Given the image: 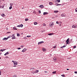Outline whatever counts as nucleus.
Here are the masks:
<instances>
[{
  "instance_id": "1",
  "label": "nucleus",
  "mask_w": 77,
  "mask_h": 77,
  "mask_svg": "<svg viewBox=\"0 0 77 77\" xmlns=\"http://www.w3.org/2000/svg\"><path fill=\"white\" fill-rule=\"evenodd\" d=\"M54 26V23L51 22L49 24V26L50 27H53Z\"/></svg>"
},
{
  "instance_id": "2",
  "label": "nucleus",
  "mask_w": 77,
  "mask_h": 77,
  "mask_svg": "<svg viewBox=\"0 0 77 77\" xmlns=\"http://www.w3.org/2000/svg\"><path fill=\"white\" fill-rule=\"evenodd\" d=\"M17 27H23V25L21 24L20 25H18Z\"/></svg>"
},
{
  "instance_id": "3",
  "label": "nucleus",
  "mask_w": 77,
  "mask_h": 77,
  "mask_svg": "<svg viewBox=\"0 0 77 77\" xmlns=\"http://www.w3.org/2000/svg\"><path fill=\"white\" fill-rule=\"evenodd\" d=\"M44 42L43 41H42L40 42H38V45H39V44H41L44 43Z\"/></svg>"
},
{
  "instance_id": "4",
  "label": "nucleus",
  "mask_w": 77,
  "mask_h": 77,
  "mask_svg": "<svg viewBox=\"0 0 77 77\" xmlns=\"http://www.w3.org/2000/svg\"><path fill=\"white\" fill-rule=\"evenodd\" d=\"M27 50V49L26 48H24L23 49V50L22 51V52H25V51H26Z\"/></svg>"
},
{
  "instance_id": "5",
  "label": "nucleus",
  "mask_w": 77,
  "mask_h": 77,
  "mask_svg": "<svg viewBox=\"0 0 77 77\" xmlns=\"http://www.w3.org/2000/svg\"><path fill=\"white\" fill-rule=\"evenodd\" d=\"M15 35L14 34H13L12 35V37L13 39H15Z\"/></svg>"
},
{
  "instance_id": "6",
  "label": "nucleus",
  "mask_w": 77,
  "mask_h": 77,
  "mask_svg": "<svg viewBox=\"0 0 77 77\" xmlns=\"http://www.w3.org/2000/svg\"><path fill=\"white\" fill-rule=\"evenodd\" d=\"M17 64H18V63H17L16 61H15V62H14V65H17Z\"/></svg>"
},
{
  "instance_id": "7",
  "label": "nucleus",
  "mask_w": 77,
  "mask_h": 77,
  "mask_svg": "<svg viewBox=\"0 0 77 77\" xmlns=\"http://www.w3.org/2000/svg\"><path fill=\"white\" fill-rule=\"evenodd\" d=\"M55 5L56 6H61L62 5L61 4H59L57 3H56L55 4Z\"/></svg>"
},
{
  "instance_id": "8",
  "label": "nucleus",
  "mask_w": 77,
  "mask_h": 77,
  "mask_svg": "<svg viewBox=\"0 0 77 77\" xmlns=\"http://www.w3.org/2000/svg\"><path fill=\"white\" fill-rule=\"evenodd\" d=\"M44 7V6L43 5H41L39 6V8H43Z\"/></svg>"
},
{
  "instance_id": "9",
  "label": "nucleus",
  "mask_w": 77,
  "mask_h": 77,
  "mask_svg": "<svg viewBox=\"0 0 77 77\" xmlns=\"http://www.w3.org/2000/svg\"><path fill=\"white\" fill-rule=\"evenodd\" d=\"M2 40L3 41H6V40H7V38H6V37H5L2 39Z\"/></svg>"
},
{
  "instance_id": "10",
  "label": "nucleus",
  "mask_w": 77,
  "mask_h": 77,
  "mask_svg": "<svg viewBox=\"0 0 77 77\" xmlns=\"http://www.w3.org/2000/svg\"><path fill=\"white\" fill-rule=\"evenodd\" d=\"M7 54H9V52H7L6 53H5V54L4 55L5 56H6Z\"/></svg>"
},
{
  "instance_id": "11",
  "label": "nucleus",
  "mask_w": 77,
  "mask_h": 77,
  "mask_svg": "<svg viewBox=\"0 0 77 77\" xmlns=\"http://www.w3.org/2000/svg\"><path fill=\"white\" fill-rule=\"evenodd\" d=\"M5 50H6V49H1L0 50V51H2V52H3V51H4Z\"/></svg>"
},
{
  "instance_id": "12",
  "label": "nucleus",
  "mask_w": 77,
  "mask_h": 77,
  "mask_svg": "<svg viewBox=\"0 0 77 77\" xmlns=\"http://www.w3.org/2000/svg\"><path fill=\"white\" fill-rule=\"evenodd\" d=\"M61 16H62V17H64L65 16V14H61Z\"/></svg>"
},
{
  "instance_id": "13",
  "label": "nucleus",
  "mask_w": 77,
  "mask_h": 77,
  "mask_svg": "<svg viewBox=\"0 0 77 77\" xmlns=\"http://www.w3.org/2000/svg\"><path fill=\"white\" fill-rule=\"evenodd\" d=\"M48 14V13L47 12H45L43 13V15H46Z\"/></svg>"
},
{
  "instance_id": "14",
  "label": "nucleus",
  "mask_w": 77,
  "mask_h": 77,
  "mask_svg": "<svg viewBox=\"0 0 77 77\" xmlns=\"http://www.w3.org/2000/svg\"><path fill=\"white\" fill-rule=\"evenodd\" d=\"M66 45H64L63 46H62V47H61V48H64V47H65Z\"/></svg>"
},
{
  "instance_id": "15",
  "label": "nucleus",
  "mask_w": 77,
  "mask_h": 77,
  "mask_svg": "<svg viewBox=\"0 0 77 77\" xmlns=\"http://www.w3.org/2000/svg\"><path fill=\"white\" fill-rule=\"evenodd\" d=\"M54 12L55 13H57V12H59V11H58L55 10L54 11Z\"/></svg>"
},
{
  "instance_id": "16",
  "label": "nucleus",
  "mask_w": 77,
  "mask_h": 77,
  "mask_svg": "<svg viewBox=\"0 0 77 77\" xmlns=\"http://www.w3.org/2000/svg\"><path fill=\"white\" fill-rule=\"evenodd\" d=\"M34 24V25H36V24H38V23H37V22H35Z\"/></svg>"
},
{
  "instance_id": "17",
  "label": "nucleus",
  "mask_w": 77,
  "mask_h": 77,
  "mask_svg": "<svg viewBox=\"0 0 77 77\" xmlns=\"http://www.w3.org/2000/svg\"><path fill=\"white\" fill-rule=\"evenodd\" d=\"M13 30H17V29L15 27H14L13 28Z\"/></svg>"
},
{
  "instance_id": "18",
  "label": "nucleus",
  "mask_w": 77,
  "mask_h": 77,
  "mask_svg": "<svg viewBox=\"0 0 77 77\" xmlns=\"http://www.w3.org/2000/svg\"><path fill=\"white\" fill-rule=\"evenodd\" d=\"M10 5L11 6H13V5H14V4L12 3H11L10 4Z\"/></svg>"
},
{
  "instance_id": "19",
  "label": "nucleus",
  "mask_w": 77,
  "mask_h": 77,
  "mask_svg": "<svg viewBox=\"0 0 77 77\" xmlns=\"http://www.w3.org/2000/svg\"><path fill=\"white\" fill-rule=\"evenodd\" d=\"M50 5H53V3L52 2H51L49 3Z\"/></svg>"
},
{
  "instance_id": "20",
  "label": "nucleus",
  "mask_w": 77,
  "mask_h": 77,
  "mask_svg": "<svg viewBox=\"0 0 77 77\" xmlns=\"http://www.w3.org/2000/svg\"><path fill=\"white\" fill-rule=\"evenodd\" d=\"M57 3H59L60 2V0H57Z\"/></svg>"
},
{
  "instance_id": "21",
  "label": "nucleus",
  "mask_w": 77,
  "mask_h": 77,
  "mask_svg": "<svg viewBox=\"0 0 77 77\" xmlns=\"http://www.w3.org/2000/svg\"><path fill=\"white\" fill-rule=\"evenodd\" d=\"M48 35H49L50 36H51L52 35H53V33H49L48 34Z\"/></svg>"
},
{
  "instance_id": "22",
  "label": "nucleus",
  "mask_w": 77,
  "mask_h": 77,
  "mask_svg": "<svg viewBox=\"0 0 77 77\" xmlns=\"http://www.w3.org/2000/svg\"><path fill=\"white\" fill-rule=\"evenodd\" d=\"M12 8V7L11 6H10L9 8V9H11Z\"/></svg>"
},
{
  "instance_id": "23",
  "label": "nucleus",
  "mask_w": 77,
  "mask_h": 77,
  "mask_svg": "<svg viewBox=\"0 0 77 77\" xmlns=\"http://www.w3.org/2000/svg\"><path fill=\"white\" fill-rule=\"evenodd\" d=\"M42 50L43 51H45V48H43Z\"/></svg>"
},
{
  "instance_id": "24",
  "label": "nucleus",
  "mask_w": 77,
  "mask_h": 77,
  "mask_svg": "<svg viewBox=\"0 0 77 77\" xmlns=\"http://www.w3.org/2000/svg\"><path fill=\"white\" fill-rule=\"evenodd\" d=\"M56 71L53 72H52V74H56Z\"/></svg>"
},
{
  "instance_id": "25",
  "label": "nucleus",
  "mask_w": 77,
  "mask_h": 77,
  "mask_svg": "<svg viewBox=\"0 0 77 77\" xmlns=\"http://www.w3.org/2000/svg\"><path fill=\"white\" fill-rule=\"evenodd\" d=\"M17 36H20V35L19 34V33H17Z\"/></svg>"
},
{
  "instance_id": "26",
  "label": "nucleus",
  "mask_w": 77,
  "mask_h": 77,
  "mask_svg": "<svg viewBox=\"0 0 77 77\" xmlns=\"http://www.w3.org/2000/svg\"><path fill=\"white\" fill-rule=\"evenodd\" d=\"M4 7H5V5H4L2 6V8L3 9L4 8Z\"/></svg>"
},
{
  "instance_id": "27",
  "label": "nucleus",
  "mask_w": 77,
  "mask_h": 77,
  "mask_svg": "<svg viewBox=\"0 0 77 77\" xmlns=\"http://www.w3.org/2000/svg\"><path fill=\"white\" fill-rule=\"evenodd\" d=\"M66 42H69V38H68L67 39V40Z\"/></svg>"
},
{
  "instance_id": "28",
  "label": "nucleus",
  "mask_w": 77,
  "mask_h": 77,
  "mask_svg": "<svg viewBox=\"0 0 77 77\" xmlns=\"http://www.w3.org/2000/svg\"><path fill=\"white\" fill-rule=\"evenodd\" d=\"M26 37L27 38H30V37H31V36L30 35H27Z\"/></svg>"
},
{
  "instance_id": "29",
  "label": "nucleus",
  "mask_w": 77,
  "mask_h": 77,
  "mask_svg": "<svg viewBox=\"0 0 77 77\" xmlns=\"http://www.w3.org/2000/svg\"><path fill=\"white\" fill-rule=\"evenodd\" d=\"M1 16H2V17H4V16H5V14H1Z\"/></svg>"
},
{
  "instance_id": "30",
  "label": "nucleus",
  "mask_w": 77,
  "mask_h": 77,
  "mask_svg": "<svg viewBox=\"0 0 77 77\" xmlns=\"http://www.w3.org/2000/svg\"><path fill=\"white\" fill-rule=\"evenodd\" d=\"M74 28H77V25H75Z\"/></svg>"
},
{
  "instance_id": "31",
  "label": "nucleus",
  "mask_w": 77,
  "mask_h": 77,
  "mask_svg": "<svg viewBox=\"0 0 77 77\" xmlns=\"http://www.w3.org/2000/svg\"><path fill=\"white\" fill-rule=\"evenodd\" d=\"M61 76H62V77H65V75L63 74L61 75Z\"/></svg>"
},
{
  "instance_id": "32",
  "label": "nucleus",
  "mask_w": 77,
  "mask_h": 77,
  "mask_svg": "<svg viewBox=\"0 0 77 77\" xmlns=\"http://www.w3.org/2000/svg\"><path fill=\"white\" fill-rule=\"evenodd\" d=\"M43 26H46V24H45V23H43Z\"/></svg>"
},
{
  "instance_id": "33",
  "label": "nucleus",
  "mask_w": 77,
  "mask_h": 77,
  "mask_svg": "<svg viewBox=\"0 0 77 77\" xmlns=\"http://www.w3.org/2000/svg\"><path fill=\"white\" fill-rule=\"evenodd\" d=\"M39 14H41V10H39L38 11Z\"/></svg>"
},
{
  "instance_id": "34",
  "label": "nucleus",
  "mask_w": 77,
  "mask_h": 77,
  "mask_svg": "<svg viewBox=\"0 0 77 77\" xmlns=\"http://www.w3.org/2000/svg\"><path fill=\"white\" fill-rule=\"evenodd\" d=\"M75 25H73L72 26V28H74V26H75Z\"/></svg>"
},
{
  "instance_id": "35",
  "label": "nucleus",
  "mask_w": 77,
  "mask_h": 77,
  "mask_svg": "<svg viewBox=\"0 0 77 77\" xmlns=\"http://www.w3.org/2000/svg\"><path fill=\"white\" fill-rule=\"evenodd\" d=\"M73 48H76V46H75L73 47Z\"/></svg>"
},
{
  "instance_id": "36",
  "label": "nucleus",
  "mask_w": 77,
  "mask_h": 77,
  "mask_svg": "<svg viewBox=\"0 0 77 77\" xmlns=\"http://www.w3.org/2000/svg\"><path fill=\"white\" fill-rule=\"evenodd\" d=\"M23 39H27V38H26V37H24L23 38Z\"/></svg>"
},
{
  "instance_id": "37",
  "label": "nucleus",
  "mask_w": 77,
  "mask_h": 77,
  "mask_svg": "<svg viewBox=\"0 0 77 77\" xmlns=\"http://www.w3.org/2000/svg\"><path fill=\"white\" fill-rule=\"evenodd\" d=\"M25 21H28V18L25 19Z\"/></svg>"
},
{
  "instance_id": "38",
  "label": "nucleus",
  "mask_w": 77,
  "mask_h": 77,
  "mask_svg": "<svg viewBox=\"0 0 77 77\" xmlns=\"http://www.w3.org/2000/svg\"><path fill=\"white\" fill-rule=\"evenodd\" d=\"M75 12H77V8H76L75 9Z\"/></svg>"
},
{
  "instance_id": "39",
  "label": "nucleus",
  "mask_w": 77,
  "mask_h": 77,
  "mask_svg": "<svg viewBox=\"0 0 77 77\" xmlns=\"http://www.w3.org/2000/svg\"><path fill=\"white\" fill-rule=\"evenodd\" d=\"M56 23H57V24H59V23L58 21H57Z\"/></svg>"
},
{
  "instance_id": "40",
  "label": "nucleus",
  "mask_w": 77,
  "mask_h": 77,
  "mask_svg": "<svg viewBox=\"0 0 77 77\" xmlns=\"http://www.w3.org/2000/svg\"><path fill=\"white\" fill-rule=\"evenodd\" d=\"M38 71H39V70H36V72H38Z\"/></svg>"
},
{
  "instance_id": "41",
  "label": "nucleus",
  "mask_w": 77,
  "mask_h": 77,
  "mask_svg": "<svg viewBox=\"0 0 77 77\" xmlns=\"http://www.w3.org/2000/svg\"><path fill=\"white\" fill-rule=\"evenodd\" d=\"M56 46H54L53 48H56Z\"/></svg>"
},
{
  "instance_id": "42",
  "label": "nucleus",
  "mask_w": 77,
  "mask_h": 77,
  "mask_svg": "<svg viewBox=\"0 0 77 77\" xmlns=\"http://www.w3.org/2000/svg\"><path fill=\"white\" fill-rule=\"evenodd\" d=\"M17 49L18 50H20L21 49V48H18Z\"/></svg>"
},
{
  "instance_id": "43",
  "label": "nucleus",
  "mask_w": 77,
  "mask_h": 77,
  "mask_svg": "<svg viewBox=\"0 0 77 77\" xmlns=\"http://www.w3.org/2000/svg\"><path fill=\"white\" fill-rule=\"evenodd\" d=\"M56 60V58H55V59H54V62H55Z\"/></svg>"
},
{
  "instance_id": "44",
  "label": "nucleus",
  "mask_w": 77,
  "mask_h": 77,
  "mask_svg": "<svg viewBox=\"0 0 77 77\" xmlns=\"http://www.w3.org/2000/svg\"><path fill=\"white\" fill-rule=\"evenodd\" d=\"M14 77H17V75H15L14 76Z\"/></svg>"
},
{
  "instance_id": "45",
  "label": "nucleus",
  "mask_w": 77,
  "mask_h": 77,
  "mask_svg": "<svg viewBox=\"0 0 77 77\" xmlns=\"http://www.w3.org/2000/svg\"><path fill=\"white\" fill-rule=\"evenodd\" d=\"M8 37L9 38H11V37H12V36H11V35H10V36H8Z\"/></svg>"
},
{
  "instance_id": "46",
  "label": "nucleus",
  "mask_w": 77,
  "mask_h": 77,
  "mask_svg": "<svg viewBox=\"0 0 77 77\" xmlns=\"http://www.w3.org/2000/svg\"><path fill=\"white\" fill-rule=\"evenodd\" d=\"M74 73H75V74H77V72L75 71L74 72Z\"/></svg>"
},
{
  "instance_id": "47",
  "label": "nucleus",
  "mask_w": 77,
  "mask_h": 77,
  "mask_svg": "<svg viewBox=\"0 0 77 77\" xmlns=\"http://www.w3.org/2000/svg\"><path fill=\"white\" fill-rule=\"evenodd\" d=\"M23 47H24V46L23 45H22L20 46V47H21L22 48H23Z\"/></svg>"
},
{
  "instance_id": "48",
  "label": "nucleus",
  "mask_w": 77,
  "mask_h": 77,
  "mask_svg": "<svg viewBox=\"0 0 77 77\" xmlns=\"http://www.w3.org/2000/svg\"><path fill=\"white\" fill-rule=\"evenodd\" d=\"M32 69H33V68H32L30 69V70H32Z\"/></svg>"
},
{
  "instance_id": "49",
  "label": "nucleus",
  "mask_w": 77,
  "mask_h": 77,
  "mask_svg": "<svg viewBox=\"0 0 77 77\" xmlns=\"http://www.w3.org/2000/svg\"><path fill=\"white\" fill-rule=\"evenodd\" d=\"M11 32H7V33H10Z\"/></svg>"
},
{
  "instance_id": "50",
  "label": "nucleus",
  "mask_w": 77,
  "mask_h": 77,
  "mask_svg": "<svg viewBox=\"0 0 77 77\" xmlns=\"http://www.w3.org/2000/svg\"><path fill=\"white\" fill-rule=\"evenodd\" d=\"M6 38H7V40H8V38H9V37L8 36Z\"/></svg>"
},
{
  "instance_id": "51",
  "label": "nucleus",
  "mask_w": 77,
  "mask_h": 77,
  "mask_svg": "<svg viewBox=\"0 0 77 77\" xmlns=\"http://www.w3.org/2000/svg\"><path fill=\"white\" fill-rule=\"evenodd\" d=\"M12 62H13V63H14V60H13L12 61Z\"/></svg>"
},
{
  "instance_id": "52",
  "label": "nucleus",
  "mask_w": 77,
  "mask_h": 77,
  "mask_svg": "<svg viewBox=\"0 0 77 77\" xmlns=\"http://www.w3.org/2000/svg\"><path fill=\"white\" fill-rule=\"evenodd\" d=\"M67 44H68V42H66Z\"/></svg>"
},
{
  "instance_id": "53",
  "label": "nucleus",
  "mask_w": 77,
  "mask_h": 77,
  "mask_svg": "<svg viewBox=\"0 0 77 77\" xmlns=\"http://www.w3.org/2000/svg\"><path fill=\"white\" fill-rule=\"evenodd\" d=\"M1 75V72L0 71V75Z\"/></svg>"
},
{
  "instance_id": "54",
  "label": "nucleus",
  "mask_w": 77,
  "mask_h": 77,
  "mask_svg": "<svg viewBox=\"0 0 77 77\" xmlns=\"http://www.w3.org/2000/svg\"><path fill=\"white\" fill-rule=\"evenodd\" d=\"M2 6H0V8H2Z\"/></svg>"
},
{
  "instance_id": "55",
  "label": "nucleus",
  "mask_w": 77,
  "mask_h": 77,
  "mask_svg": "<svg viewBox=\"0 0 77 77\" xmlns=\"http://www.w3.org/2000/svg\"><path fill=\"white\" fill-rule=\"evenodd\" d=\"M45 72H46V73H47V71H45Z\"/></svg>"
},
{
  "instance_id": "56",
  "label": "nucleus",
  "mask_w": 77,
  "mask_h": 77,
  "mask_svg": "<svg viewBox=\"0 0 77 77\" xmlns=\"http://www.w3.org/2000/svg\"><path fill=\"white\" fill-rule=\"evenodd\" d=\"M14 66V67H16V66Z\"/></svg>"
},
{
  "instance_id": "57",
  "label": "nucleus",
  "mask_w": 77,
  "mask_h": 77,
  "mask_svg": "<svg viewBox=\"0 0 77 77\" xmlns=\"http://www.w3.org/2000/svg\"><path fill=\"white\" fill-rule=\"evenodd\" d=\"M67 69V70H69V69Z\"/></svg>"
},
{
  "instance_id": "58",
  "label": "nucleus",
  "mask_w": 77,
  "mask_h": 77,
  "mask_svg": "<svg viewBox=\"0 0 77 77\" xmlns=\"http://www.w3.org/2000/svg\"><path fill=\"white\" fill-rule=\"evenodd\" d=\"M56 17H58V16H56Z\"/></svg>"
},
{
  "instance_id": "59",
  "label": "nucleus",
  "mask_w": 77,
  "mask_h": 77,
  "mask_svg": "<svg viewBox=\"0 0 77 77\" xmlns=\"http://www.w3.org/2000/svg\"><path fill=\"white\" fill-rule=\"evenodd\" d=\"M24 9V8H22V9Z\"/></svg>"
},
{
  "instance_id": "60",
  "label": "nucleus",
  "mask_w": 77,
  "mask_h": 77,
  "mask_svg": "<svg viewBox=\"0 0 77 77\" xmlns=\"http://www.w3.org/2000/svg\"><path fill=\"white\" fill-rule=\"evenodd\" d=\"M32 68V69H34V68H33V67Z\"/></svg>"
},
{
  "instance_id": "61",
  "label": "nucleus",
  "mask_w": 77,
  "mask_h": 77,
  "mask_svg": "<svg viewBox=\"0 0 77 77\" xmlns=\"http://www.w3.org/2000/svg\"><path fill=\"white\" fill-rule=\"evenodd\" d=\"M0 54H2V53H0Z\"/></svg>"
},
{
  "instance_id": "62",
  "label": "nucleus",
  "mask_w": 77,
  "mask_h": 77,
  "mask_svg": "<svg viewBox=\"0 0 77 77\" xmlns=\"http://www.w3.org/2000/svg\"><path fill=\"white\" fill-rule=\"evenodd\" d=\"M7 30H8V29L7 28Z\"/></svg>"
},
{
  "instance_id": "63",
  "label": "nucleus",
  "mask_w": 77,
  "mask_h": 77,
  "mask_svg": "<svg viewBox=\"0 0 77 77\" xmlns=\"http://www.w3.org/2000/svg\"><path fill=\"white\" fill-rule=\"evenodd\" d=\"M68 44H69V43H68Z\"/></svg>"
},
{
  "instance_id": "64",
  "label": "nucleus",
  "mask_w": 77,
  "mask_h": 77,
  "mask_svg": "<svg viewBox=\"0 0 77 77\" xmlns=\"http://www.w3.org/2000/svg\"><path fill=\"white\" fill-rule=\"evenodd\" d=\"M42 32H43V31H42Z\"/></svg>"
}]
</instances>
